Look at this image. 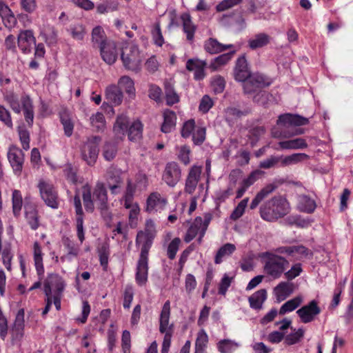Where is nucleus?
Masks as SVG:
<instances>
[{
	"label": "nucleus",
	"mask_w": 353,
	"mask_h": 353,
	"mask_svg": "<svg viewBox=\"0 0 353 353\" xmlns=\"http://www.w3.org/2000/svg\"><path fill=\"white\" fill-rule=\"evenodd\" d=\"M134 293L132 286L130 285H127L123 293V306L124 309L129 310L130 308L132 301L134 299Z\"/></svg>",
	"instance_id": "nucleus-59"
},
{
	"label": "nucleus",
	"mask_w": 353,
	"mask_h": 353,
	"mask_svg": "<svg viewBox=\"0 0 353 353\" xmlns=\"http://www.w3.org/2000/svg\"><path fill=\"white\" fill-rule=\"evenodd\" d=\"M183 31L185 34L186 39L190 43L194 41V35L197 30V26L194 23L192 17L188 12L183 13L180 17Z\"/></svg>",
	"instance_id": "nucleus-21"
},
{
	"label": "nucleus",
	"mask_w": 353,
	"mask_h": 353,
	"mask_svg": "<svg viewBox=\"0 0 353 353\" xmlns=\"http://www.w3.org/2000/svg\"><path fill=\"white\" fill-rule=\"evenodd\" d=\"M181 177V170L178 163L174 161L168 162L163 174V180L165 183L170 187H174Z\"/></svg>",
	"instance_id": "nucleus-14"
},
{
	"label": "nucleus",
	"mask_w": 353,
	"mask_h": 353,
	"mask_svg": "<svg viewBox=\"0 0 353 353\" xmlns=\"http://www.w3.org/2000/svg\"><path fill=\"white\" fill-rule=\"evenodd\" d=\"M105 96L106 99L115 105L121 104L123 100V92L121 89L115 85H111L107 87Z\"/></svg>",
	"instance_id": "nucleus-38"
},
{
	"label": "nucleus",
	"mask_w": 353,
	"mask_h": 353,
	"mask_svg": "<svg viewBox=\"0 0 353 353\" xmlns=\"http://www.w3.org/2000/svg\"><path fill=\"white\" fill-rule=\"evenodd\" d=\"M6 101L10 105L12 110L17 114H20L21 108L19 97L12 92H9L4 96Z\"/></svg>",
	"instance_id": "nucleus-50"
},
{
	"label": "nucleus",
	"mask_w": 353,
	"mask_h": 353,
	"mask_svg": "<svg viewBox=\"0 0 353 353\" xmlns=\"http://www.w3.org/2000/svg\"><path fill=\"white\" fill-rule=\"evenodd\" d=\"M276 254H287L294 261H301L304 258L312 256V252L304 245L280 246L275 249Z\"/></svg>",
	"instance_id": "nucleus-11"
},
{
	"label": "nucleus",
	"mask_w": 353,
	"mask_h": 353,
	"mask_svg": "<svg viewBox=\"0 0 353 353\" xmlns=\"http://www.w3.org/2000/svg\"><path fill=\"white\" fill-rule=\"evenodd\" d=\"M67 31L77 41H82L86 34L85 26L80 23L72 24Z\"/></svg>",
	"instance_id": "nucleus-47"
},
{
	"label": "nucleus",
	"mask_w": 353,
	"mask_h": 353,
	"mask_svg": "<svg viewBox=\"0 0 353 353\" xmlns=\"http://www.w3.org/2000/svg\"><path fill=\"white\" fill-rule=\"evenodd\" d=\"M33 255L35 268L40 280L44 274V267L43 264V252L39 242L35 241L33 245Z\"/></svg>",
	"instance_id": "nucleus-34"
},
{
	"label": "nucleus",
	"mask_w": 353,
	"mask_h": 353,
	"mask_svg": "<svg viewBox=\"0 0 353 353\" xmlns=\"http://www.w3.org/2000/svg\"><path fill=\"white\" fill-rule=\"evenodd\" d=\"M176 123V115L170 110H165L163 112V122L161 127L162 132L170 133L175 129Z\"/></svg>",
	"instance_id": "nucleus-32"
},
{
	"label": "nucleus",
	"mask_w": 353,
	"mask_h": 353,
	"mask_svg": "<svg viewBox=\"0 0 353 353\" xmlns=\"http://www.w3.org/2000/svg\"><path fill=\"white\" fill-rule=\"evenodd\" d=\"M129 127V119L125 114H121L117 117L113 125V132L119 138H122L127 132Z\"/></svg>",
	"instance_id": "nucleus-30"
},
{
	"label": "nucleus",
	"mask_w": 353,
	"mask_h": 353,
	"mask_svg": "<svg viewBox=\"0 0 353 353\" xmlns=\"http://www.w3.org/2000/svg\"><path fill=\"white\" fill-rule=\"evenodd\" d=\"M121 59L126 69L135 72L141 70V57L137 46H130L123 48Z\"/></svg>",
	"instance_id": "nucleus-5"
},
{
	"label": "nucleus",
	"mask_w": 353,
	"mask_h": 353,
	"mask_svg": "<svg viewBox=\"0 0 353 353\" xmlns=\"http://www.w3.org/2000/svg\"><path fill=\"white\" fill-rule=\"evenodd\" d=\"M136 189V184L133 183L131 179H128L125 190L121 200L123 201V206L125 208H130L132 206Z\"/></svg>",
	"instance_id": "nucleus-41"
},
{
	"label": "nucleus",
	"mask_w": 353,
	"mask_h": 353,
	"mask_svg": "<svg viewBox=\"0 0 353 353\" xmlns=\"http://www.w3.org/2000/svg\"><path fill=\"white\" fill-rule=\"evenodd\" d=\"M155 236V230L148 228L145 229L143 231L141 230L137 232L136 237V245H141L139 257L148 259L149 251L152 247Z\"/></svg>",
	"instance_id": "nucleus-10"
},
{
	"label": "nucleus",
	"mask_w": 353,
	"mask_h": 353,
	"mask_svg": "<svg viewBox=\"0 0 353 353\" xmlns=\"http://www.w3.org/2000/svg\"><path fill=\"white\" fill-rule=\"evenodd\" d=\"M201 172L202 166L201 165H194L190 168L185 183V193L189 194L194 193L200 181Z\"/></svg>",
	"instance_id": "nucleus-16"
},
{
	"label": "nucleus",
	"mask_w": 353,
	"mask_h": 353,
	"mask_svg": "<svg viewBox=\"0 0 353 353\" xmlns=\"http://www.w3.org/2000/svg\"><path fill=\"white\" fill-rule=\"evenodd\" d=\"M301 296H296L285 302L280 308L279 314L283 315L287 312H290L296 309L302 303Z\"/></svg>",
	"instance_id": "nucleus-49"
},
{
	"label": "nucleus",
	"mask_w": 353,
	"mask_h": 353,
	"mask_svg": "<svg viewBox=\"0 0 353 353\" xmlns=\"http://www.w3.org/2000/svg\"><path fill=\"white\" fill-rule=\"evenodd\" d=\"M207 62L199 59H189L185 65L186 69L190 72H194V79L196 81H201L205 77V68Z\"/></svg>",
	"instance_id": "nucleus-18"
},
{
	"label": "nucleus",
	"mask_w": 353,
	"mask_h": 353,
	"mask_svg": "<svg viewBox=\"0 0 353 353\" xmlns=\"http://www.w3.org/2000/svg\"><path fill=\"white\" fill-rule=\"evenodd\" d=\"M321 312V310L318 305V302L316 300H312L307 305L299 308L296 311V314L302 323H308L313 321Z\"/></svg>",
	"instance_id": "nucleus-12"
},
{
	"label": "nucleus",
	"mask_w": 353,
	"mask_h": 353,
	"mask_svg": "<svg viewBox=\"0 0 353 353\" xmlns=\"http://www.w3.org/2000/svg\"><path fill=\"white\" fill-rule=\"evenodd\" d=\"M65 288L63 279L57 274H50L44 282V294L46 296L63 295Z\"/></svg>",
	"instance_id": "nucleus-9"
},
{
	"label": "nucleus",
	"mask_w": 353,
	"mask_h": 353,
	"mask_svg": "<svg viewBox=\"0 0 353 353\" xmlns=\"http://www.w3.org/2000/svg\"><path fill=\"white\" fill-rule=\"evenodd\" d=\"M276 188L277 186L275 184L270 183L262 188L252 199L250 205V208L251 210L255 209L259 205V204L270 194L273 192L276 189Z\"/></svg>",
	"instance_id": "nucleus-36"
},
{
	"label": "nucleus",
	"mask_w": 353,
	"mask_h": 353,
	"mask_svg": "<svg viewBox=\"0 0 353 353\" xmlns=\"http://www.w3.org/2000/svg\"><path fill=\"white\" fill-rule=\"evenodd\" d=\"M165 94L168 105H172L179 101V97L170 83L165 85Z\"/></svg>",
	"instance_id": "nucleus-51"
},
{
	"label": "nucleus",
	"mask_w": 353,
	"mask_h": 353,
	"mask_svg": "<svg viewBox=\"0 0 353 353\" xmlns=\"http://www.w3.org/2000/svg\"><path fill=\"white\" fill-rule=\"evenodd\" d=\"M206 128L203 126H196L194 129L192 137L194 145H200L205 140Z\"/></svg>",
	"instance_id": "nucleus-57"
},
{
	"label": "nucleus",
	"mask_w": 353,
	"mask_h": 353,
	"mask_svg": "<svg viewBox=\"0 0 353 353\" xmlns=\"http://www.w3.org/2000/svg\"><path fill=\"white\" fill-rule=\"evenodd\" d=\"M272 40L270 36L265 33L256 34L248 41V46L252 50L261 48L268 45Z\"/></svg>",
	"instance_id": "nucleus-37"
},
{
	"label": "nucleus",
	"mask_w": 353,
	"mask_h": 353,
	"mask_svg": "<svg viewBox=\"0 0 353 353\" xmlns=\"http://www.w3.org/2000/svg\"><path fill=\"white\" fill-rule=\"evenodd\" d=\"M39 215L37 207L34 205H25V218L32 230H36L39 227Z\"/></svg>",
	"instance_id": "nucleus-29"
},
{
	"label": "nucleus",
	"mask_w": 353,
	"mask_h": 353,
	"mask_svg": "<svg viewBox=\"0 0 353 353\" xmlns=\"http://www.w3.org/2000/svg\"><path fill=\"white\" fill-rule=\"evenodd\" d=\"M18 133L23 149L25 150H28L30 149L29 132L24 128L19 127Z\"/></svg>",
	"instance_id": "nucleus-63"
},
{
	"label": "nucleus",
	"mask_w": 353,
	"mask_h": 353,
	"mask_svg": "<svg viewBox=\"0 0 353 353\" xmlns=\"http://www.w3.org/2000/svg\"><path fill=\"white\" fill-rule=\"evenodd\" d=\"M38 188L41 199L48 206L53 209L59 208L58 193L52 184L41 180Z\"/></svg>",
	"instance_id": "nucleus-7"
},
{
	"label": "nucleus",
	"mask_w": 353,
	"mask_h": 353,
	"mask_svg": "<svg viewBox=\"0 0 353 353\" xmlns=\"http://www.w3.org/2000/svg\"><path fill=\"white\" fill-rule=\"evenodd\" d=\"M201 224V217L197 216L195 218L194 222L191 224L187 230V232L184 236V241L189 243L193 240L198 233H199L201 228L199 225Z\"/></svg>",
	"instance_id": "nucleus-46"
},
{
	"label": "nucleus",
	"mask_w": 353,
	"mask_h": 353,
	"mask_svg": "<svg viewBox=\"0 0 353 353\" xmlns=\"http://www.w3.org/2000/svg\"><path fill=\"white\" fill-rule=\"evenodd\" d=\"M148 259L139 257L136 268L135 280L137 283L140 286L145 285L148 281Z\"/></svg>",
	"instance_id": "nucleus-24"
},
{
	"label": "nucleus",
	"mask_w": 353,
	"mask_h": 353,
	"mask_svg": "<svg viewBox=\"0 0 353 353\" xmlns=\"http://www.w3.org/2000/svg\"><path fill=\"white\" fill-rule=\"evenodd\" d=\"M170 316V302L166 301L162 307L159 319V332L163 334L166 332H172V325H169Z\"/></svg>",
	"instance_id": "nucleus-27"
},
{
	"label": "nucleus",
	"mask_w": 353,
	"mask_h": 353,
	"mask_svg": "<svg viewBox=\"0 0 353 353\" xmlns=\"http://www.w3.org/2000/svg\"><path fill=\"white\" fill-rule=\"evenodd\" d=\"M302 272V264L301 263H296L292 265L289 270L285 271L284 276L287 281H290L299 276Z\"/></svg>",
	"instance_id": "nucleus-58"
},
{
	"label": "nucleus",
	"mask_w": 353,
	"mask_h": 353,
	"mask_svg": "<svg viewBox=\"0 0 353 353\" xmlns=\"http://www.w3.org/2000/svg\"><path fill=\"white\" fill-rule=\"evenodd\" d=\"M21 103L25 120L28 126L32 127L34 117L32 101L28 95H23L21 97Z\"/></svg>",
	"instance_id": "nucleus-28"
},
{
	"label": "nucleus",
	"mask_w": 353,
	"mask_h": 353,
	"mask_svg": "<svg viewBox=\"0 0 353 353\" xmlns=\"http://www.w3.org/2000/svg\"><path fill=\"white\" fill-rule=\"evenodd\" d=\"M316 208L314 200L307 195H302L299 198V209L300 211L311 214Z\"/></svg>",
	"instance_id": "nucleus-44"
},
{
	"label": "nucleus",
	"mask_w": 353,
	"mask_h": 353,
	"mask_svg": "<svg viewBox=\"0 0 353 353\" xmlns=\"http://www.w3.org/2000/svg\"><path fill=\"white\" fill-rule=\"evenodd\" d=\"M181 239L179 237L173 239L169 243L167 249V255L170 260H173L179 250Z\"/></svg>",
	"instance_id": "nucleus-62"
},
{
	"label": "nucleus",
	"mask_w": 353,
	"mask_h": 353,
	"mask_svg": "<svg viewBox=\"0 0 353 353\" xmlns=\"http://www.w3.org/2000/svg\"><path fill=\"white\" fill-rule=\"evenodd\" d=\"M90 123L97 131H103L105 128V119L103 113L97 112L90 117Z\"/></svg>",
	"instance_id": "nucleus-52"
},
{
	"label": "nucleus",
	"mask_w": 353,
	"mask_h": 353,
	"mask_svg": "<svg viewBox=\"0 0 353 353\" xmlns=\"http://www.w3.org/2000/svg\"><path fill=\"white\" fill-rule=\"evenodd\" d=\"M63 174L67 181L72 184H77L78 182L77 169L68 163L63 168Z\"/></svg>",
	"instance_id": "nucleus-54"
},
{
	"label": "nucleus",
	"mask_w": 353,
	"mask_h": 353,
	"mask_svg": "<svg viewBox=\"0 0 353 353\" xmlns=\"http://www.w3.org/2000/svg\"><path fill=\"white\" fill-rule=\"evenodd\" d=\"M91 37L93 45H97L99 48H101V46H103V45L106 44L110 41L108 40L103 28L100 26H97L92 29Z\"/></svg>",
	"instance_id": "nucleus-40"
},
{
	"label": "nucleus",
	"mask_w": 353,
	"mask_h": 353,
	"mask_svg": "<svg viewBox=\"0 0 353 353\" xmlns=\"http://www.w3.org/2000/svg\"><path fill=\"white\" fill-rule=\"evenodd\" d=\"M35 37L32 30H26L20 32L17 37L19 48L23 53H29L31 51L32 44L35 45Z\"/></svg>",
	"instance_id": "nucleus-22"
},
{
	"label": "nucleus",
	"mask_w": 353,
	"mask_h": 353,
	"mask_svg": "<svg viewBox=\"0 0 353 353\" xmlns=\"http://www.w3.org/2000/svg\"><path fill=\"white\" fill-rule=\"evenodd\" d=\"M236 250L234 244L227 243L222 245L217 251L214 256V263L220 264L222 263L223 259L225 257L230 256Z\"/></svg>",
	"instance_id": "nucleus-42"
},
{
	"label": "nucleus",
	"mask_w": 353,
	"mask_h": 353,
	"mask_svg": "<svg viewBox=\"0 0 353 353\" xmlns=\"http://www.w3.org/2000/svg\"><path fill=\"white\" fill-rule=\"evenodd\" d=\"M309 119L299 114H292L290 113L281 114L279 117L278 123L284 125H305L308 124Z\"/></svg>",
	"instance_id": "nucleus-26"
},
{
	"label": "nucleus",
	"mask_w": 353,
	"mask_h": 353,
	"mask_svg": "<svg viewBox=\"0 0 353 353\" xmlns=\"http://www.w3.org/2000/svg\"><path fill=\"white\" fill-rule=\"evenodd\" d=\"M290 211L288 200L281 195L274 196L260 207L261 217L269 222H274L284 217Z\"/></svg>",
	"instance_id": "nucleus-2"
},
{
	"label": "nucleus",
	"mask_w": 353,
	"mask_h": 353,
	"mask_svg": "<svg viewBox=\"0 0 353 353\" xmlns=\"http://www.w3.org/2000/svg\"><path fill=\"white\" fill-rule=\"evenodd\" d=\"M61 242L67 250V253L60 258L62 262L71 261L72 259L78 256L80 248L73 240L70 239L68 236H63L61 239Z\"/></svg>",
	"instance_id": "nucleus-23"
},
{
	"label": "nucleus",
	"mask_w": 353,
	"mask_h": 353,
	"mask_svg": "<svg viewBox=\"0 0 353 353\" xmlns=\"http://www.w3.org/2000/svg\"><path fill=\"white\" fill-rule=\"evenodd\" d=\"M82 199L85 209L87 212H92L94 210V203L98 208L106 210L108 207V191L105 184L101 181H97L92 192L91 188L86 184L82 188Z\"/></svg>",
	"instance_id": "nucleus-1"
},
{
	"label": "nucleus",
	"mask_w": 353,
	"mask_h": 353,
	"mask_svg": "<svg viewBox=\"0 0 353 353\" xmlns=\"http://www.w3.org/2000/svg\"><path fill=\"white\" fill-rule=\"evenodd\" d=\"M267 299V291L265 289H261L248 298L250 307L252 309L259 310L262 308L263 303Z\"/></svg>",
	"instance_id": "nucleus-35"
},
{
	"label": "nucleus",
	"mask_w": 353,
	"mask_h": 353,
	"mask_svg": "<svg viewBox=\"0 0 353 353\" xmlns=\"http://www.w3.org/2000/svg\"><path fill=\"white\" fill-rule=\"evenodd\" d=\"M304 335V330L299 328L294 333L288 334L285 337V343L288 345H292L298 343Z\"/></svg>",
	"instance_id": "nucleus-64"
},
{
	"label": "nucleus",
	"mask_w": 353,
	"mask_h": 353,
	"mask_svg": "<svg viewBox=\"0 0 353 353\" xmlns=\"http://www.w3.org/2000/svg\"><path fill=\"white\" fill-rule=\"evenodd\" d=\"M151 34L154 43L159 47H161L164 43V38L161 32L159 23L154 24Z\"/></svg>",
	"instance_id": "nucleus-60"
},
{
	"label": "nucleus",
	"mask_w": 353,
	"mask_h": 353,
	"mask_svg": "<svg viewBox=\"0 0 353 353\" xmlns=\"http://www.w3.org/2000/svg\"><path fill=\"white\" fill-rule=\"evenodd\" d=\"M12 203L14 216L15 217L19 216L23 205L22 194L19 190H13L12 195Z\"/></svg>",
	"instance_id": "nucleus-48"
},
{
	"label": "nucleus",
	"mask_w": 353,
	"mask_h": 353,
	"mask_svg": "<svg viewBox=\"0 0 353 353\" xmlns=\"http://www.w3.org/2000/svg\"><path fill=\"white\" fill-rule=\"evenodd\" d=\"M260 256L263 260L264 273L273 279H279L289 265L287 259L270 252H263Z\"/></svg>",
	"instance_id": "nucleus-3"
},
{
	"label": "nucleus",
	"mask_w": 353,
	"mask_h": 353,
	"mask_svg": "<svg viewBox=\"0 0 353 353\" xmlns=\"http://www.w3.org/2000/svg\"><path fill=\"white\" fill-rule=\"evenodd\" d=\"M243 83L244 93L246 94L256 93L253 97V101L260 103L261 98L267 99L268 96L266 92H262L261 90L270 85L272 80L263 74L255 72L250 75ZM261 103H263V102H261Z\"/></svg>",
	"instance_id": "nucleus-4"
},
{
	"label": "nucleus",
	"mask_w": 353,
	"mask_h": 353,
	"mask_svg": "<svg viewBox=\"0 0 353 353\" xmlns=\"http://www.w3.org/2000/svg\"><path fill=\"white\" fill-rule=\"evenodd\" d=\"M73 203L76 213V227L77 235L81 244L85 240L84 228H83V211L81 205V201L79 194L74 196Z\"/></svg>",
	"instance_id": "nucleus-15"
},
{
	"label": "nucleus",
	"mask_w": 353,
	"mask_h": 353,
	"mask_svg": "<svg viewBox=\"0 0 353 353\" xmlns=\"http://www.w3.org/2000/svg\"><path fill=\"white\" fill-rule=\"evenodd\" d=\"M249 113L248 109L241 110L235 107H228L224 110V118L230 125H233L238 119Z\"/></svg>",
	"instance_id": "nucleus-31"
},
{
	"label": "nucleus",
	"mask_w": 353,
	"mask_h": 353,
	"mask_svg": "<svg viewBox=\"0 0 353 353\" xmlns=\"http://www.w3.org/2000/svg\"><path fill=\"white\" fill-rule=\"evenodd\" d=\"M204 49L209 54H214L223 52L233 47L232 44L224 45L219 43L217 39L209 38L204 42Z\"/></svg>",
	"instance_id": "nucleus-33"
},
{
	"label": "nucleus",
	"mask_w": 353,
	"mask_h": 353,
	"mask_svg": "<svg viewBox=\"0 0 353 353\" xmlns=\"http://www.w3.org/2000/svg\"><path fill=\"white\" fill-rule=\"evenodd\" d=\"M294 285L288 281L280 282L274 288V293L278 302H281L290 296L294 292Z\"/></svg>",
	"instance_id": "nucleus-25"
},
{
	"label": "nucleus",
	"mask_w": 353,
	"mask_h": 353,
	"mask_svg": "<svg viewBox=\"0 0 353 353\" xmlns=\"http://www.w3.org/2000/svg\"><path fill=\"white\" fill-rule=\"evenodd\" d=\"M252 74L245 54L241 55L235 62L233 70L234 79L236 81L243 83Z\"/></svg>",
	"instance_id": "nucleus-13"
},
{
	"label": "nucleus",
	"mask_w": 353,
	"mask_h": 353,
	"mask_svg": "<svg viewBox=\"0 0 353 353\" xmlns=\"http://www.w3.org/2000/svg\"><path fill=\"white\" fill-rule=\"evenodd\" d=\"M208 341V336L204 330H201L197 335V338L195 343V353H201L204 352Z\"/></svg>",
	"instance_id": "nucleus-55"
},
{
	"label": "nucleus",
	"mask_w": 353,
	"mask_h": 353,
	"mask_svg": "<svg viewBox=\"0 0 353 353\" xmlns=\"http://www.w3.org/2000/svg\"><path fill=\"white\" fill-rule=\"evenodd\" d=\"M167 204V199L159 192L151 193L146 201L145 211L149 213L163 210Z\"/></svg>",
	"instance_id": "nucleus-20"
},
{
	"label": "nucleus",
	"mask_w": 353,
	"mask_h": 353,
	"mask_svg": "<svg viewBox=\"0 0 353 353\" xmlns=\"http://www.w3.org/2000/svg\"><path fill=\"white\" fill-rule=\"evenodd\" d=\"M101 139L99 136H93L82 145L81 152L82 159L88 165L92 166L95 164L99 155V145Z\"/></svg>",
	"instance_id": "nucleus-6"
},
{
	"label": "nucleus",
	"mask_w": 353,
	"mask_h": 353,
	"mask_svg": "<svg viewBox=\"0 0 353 353\" xmlns=\"http://www.w3.org/2000/svg\"><path fill=\"white\" fill-rule=\"evenodd\" d=\"M143 125L139 120L134 121L129 125L127 134L130 141H137L142 137Z\"/></svg>",
	"instance_id": "nucleus-45"
},
{
	"label": "nucleus",
	"mask_w": 353,
	"mask_h": 353,
	"mask_svg": "<svg viewBox=\"0 0 353 353\" xmlns=\"http://www.w3.org/2000/svg\"><path fill=\"white\" fill-rule=\"evenodd\" d=\"M196 127L194 119H189L184 122L181 130V137L185 139L190 137Z\"/></svg>",
	"instance_id": "nucleus-61"
},
{
	"label": "nucleus",
	"mask_w": 353,
	"mask_h": 353,
	"mask_svg": "<svg viewBox=\"0 0 353 353\" xmlns=\"http://www.w3.org/2000/svg\"><path fill=\"white\" fill-rule=\"evenodd\" d=\"M235 51H232L228 53L222 54L212 60L209 68L212 71H216L220 67L227 64L232 59Z\"/></svg>",
	"instance_id": "nucleus-43"
},
{
	"label": "nucleus",
	"mask_w": 353,
	"mask_h": 353,
	"mask_svg": "<svg viewBox=\"0 0 353 353\" xmlns=\"http://www.w3.org/2000/svg\"><path fill=\"white\" fill-rule=\"evenodd\" d=\"M105 180L111 194H118L123 183L121 170L113 167L109 168L105 174Z\"/></svg>",
	"instance_id": "nucleus-17"
},
{
	"label": "nucleus",
	"mask_w": 353,
	"mask_h": 353,
	"mask_svg": "<svg viewBox=\"0 0 353 353\" xmlns=\"http://www.w3.org/2000/svg\"><path fill=\"white\" fill-rule=\"evenodd\" d=\"M117 153V147L114 143L106 142L103 147L102 154L106 161H110L114 159Z\"/></svg>",
	"instance_id": "nucleus-53"
},
{
	"label": "nucleus",
	"mask_w": 353,
	"mask_h": 353,
	"mask_svg": "<svg viewBox=\"0 0 353 353\" xmlns=\"http://www.w3.org/2000/svg\"><path fill=\"white\" fill-rule=\"evenodd\" d=\"M249 198L246 197L241 200L230 214V219L236 221L243 216L245 208L248 205Z\"/></svg>",
	"instance_id": "nucleus-56"
},
{
	"label": "nucleus",
	"mask_w": 353,
	"mask_h": 353,
	"mask_svg": "<svg viewBox=\"0 0 353 353\" xmlns=\"http://www.w3.org/2000/svg\"><path fill=\"white\" fill-rule=\"evenodd\" d=\"M279 145L282 150H299L307 148L308 145L305 139L296 138L284 141H280Z\"/></svg>",
	"instance_id": "nucleus-39"
},
{
	"label": "nucleus",
	"mask_w": 353,
	"mask_h": 353,
	"mask_svg": "<svg viewBox=\"0 0 353 353\" xmlns=\"http://www.w3.org/2000/svg\"><path fill=\"white\" fill-rule=\"evenodd\" d=\"M7 158L14 175L21 176L25 162V154L22 150L15 145H10Z\"/></svg>",
	"instance_id": "nucleus-8"
},
{
	"label": "nucleus",
	"mask_w": 353,
	"mask_h": 353,
	"mask_svg": "<svg viewBox=\"0 0 353 353\" xmlns=\"http://www.w3.org/2000/svg\"><path fill=\"white\" fill-rule=\"evenodd\" d=\"M102 59L108 65L115 63L118 57L117 43L113 41H109L106 44L99 48Z\"/></svg>",
	"instance_id": "nucleus-19"
}]
</instances>
